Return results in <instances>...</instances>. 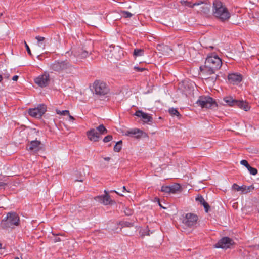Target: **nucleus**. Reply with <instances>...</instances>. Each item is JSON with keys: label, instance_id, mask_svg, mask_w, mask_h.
<instances>
[{"label": "nucleus", "instance_id": "f257e3e1", "mask_svg": "<svg viewBox=\"0 0 259 259\" xmlns=\"http://www.w3.org/2000/svg\"><path fill=\"white\" fill-rule=\"evenodd\" d=\"M222 65V59L217 55L209 54L206 59L204 65L200 67L201 73L206 79L208 78L209 76L214 74Z\"/></svg>", "mask_w": 259, "mask_h": 259}, {"label": "nucleus", "instance_id": "f03ea898", "mask_svg": "<svg viewBox=\"0 0 259 259\" xmlns=\"http://www.w3.org/2000/svg\"><path fill=\"white\" fill-rule=\"evenodd\" d=\"M212 14L222 22L228 20L231 16L226 6L220 0H214L212 4Z\"/></svg>", "mask_w": 259, "mask_h": 259}, {"label": "nucleus", "instance_id": "7ed1b4c3", "mask_svg": "<svg viewBox=\"0 0 259 259\" xmlns=\"http://www.w3.org/2000/svg\"><path fill=\"white\" fill-rule=\"evenodd\" d=\"M19 217L14 212H11L7 214L1 222V226L3 228L11 227L12 226H18L19 224Z\"/></svg>", "mask_w": 259, "mask_h": 259}, {"label": "nucleus", "instance_id": "20e7f679", "mask_svg": "<svg viewBox=\"0 0 259 259\" xmlns=\"http://www.w3.org/2000/svg\"><path fill=\"white\" fill-rule=\"evenodd\" d=\"M196 103L202 108H213L218 107L216 101L212 98L208 96H200Z\"/></svg>", "mask_w": 259, "mask_h": 259}, {"label": "nucleus", "instance_id": "39448f33", "mask_svg": "<svg viewBox=\"0 0 259 259\" xmlns=\"http://www.w3.org/2000/svg\"><path fill=\"white\" fill-rule=\"evenodd\" d=\"M93 88L95 94L99 96H105L110 92L109 88L107 84L101 80H96L93 83Z\"/></svg>", "mask_w": 259, "mask_h": 259}, {"label": "nucleus", "instance_id": "423d86ee", "mask_svg": "<svg viewBox=\"0 0 259 259\" xmlns=\"http://www.w3.org/2000/svg\"><path fill=\"white\" fill-rule=\"evenodd\" d=\"M71 65L67 61H55L50 65V69L53 71L61 72L71 67Z\"/></svg>", "mask_w": 259, "mask_h": 259}, {"label": "nucleus", "instance_id": "0eeeda50", "mask_svg": "<svg viewBox=\"0 0 259 259\" xmlns=\"http://www.w3.org/2000/svg\"><path fill=\"white\" fill-rule=\"evenodd\" d=\"M46 111V106L44 104H40L36 108L30 109L29 114L33 117L40 118Z\"/></svg>", "mask_w": 259, "mask_h": 259}, {"label": "nucleus", "instance_id": "6e6552de", "mask_svg": "<svg viewBox=\"0 0 259 259\" xmlns=\"http://www.w3.org/2000/svg\"><path fill=\"white\" fill-rule=\"evenodd\" d=\"M198 219L197 215L191 213H187L183 220V223L187 227H192L196 225Z\"/></svg>", "mask_w": 259, "mask_h": 259}, {"label": "nucleus", "instance_id": "1a4fd4ad", "mask_svg": "<svg viewBox=\"0 0 259 259\" xmlns=\"http://www.w3.org/2000/svg\"><path fill=\"white\" fill-rule=\"evenodd\" d=\"M233 241L229 237H225L220 240L217 243L214 245L215 248H221L222 249H227L230 247L233 244Z\"/></svg>", "mask_w": 259, "mask_h": 259}, {"label": "nucleus", "instance_id": "9d476101", "mask_svg": "<svg viewBox=\"0 0 259 259\" xmlns=\"http://www.w3.org/2000/svg\"><path fill=\"white\" fill-rule=\"evenodd\" d=\"M49 82L50 76L46 73L38 76L35 79V82L40 87H46Z\"/></svg>", "mask_w": 259, "mask_h": 259}, {"label": "nucleus", "instance_id": "9b49d317", "mask_svg": "<svg viewBox=\"0 0 259 259\" xmlns=\"http://www.w3.org/2000/svg\"><path fill=\"white\" fill-rule=\"evenodd\" d=\"M27 149L32 154H35L41 149L40 141L37 140L32 141L28 145Z\"/></svg>", "mask_w": 259, "mask_h": 259}, {"label": "nucleus", "instance_id": "f8f14e48", "mask_svg": "<svg viewBox=\"0 0 259 259\" xmlns=\"http://www.w3.org/2000/svg\"><path fill=\"white\" fill-rule=\"evenodd\" d=\"M71 52L75 57L79 59L85 58L89 55V53L81 47L73 48Z\"/></svg>", "mask_w": 259, "mask_h": 259}, {"label": "nucleus", "instance_id": "ddd939ff", "mask_svg": "<svg viewBox=\"0 0 259 259\" xmlns=\"http://www.w3.org/2000/svg\"><path fill=\"white\" fill-rule=\"evenodd\" d=\"M134 115L137 117L141 118L143 122L145 123L151 122L153 120L152 116L150 114L145 113L142 110H137Z\"/></svg>", "mask_w": 259, "mask_h": 259}, {"label": "nucleus", "instance_id": "4468645a", "mask_svg": "<svg viewBox=\"0 0 259 259\" xmlns=\"http://www.w3.org/2000/svg\"><path fill=\"white\" fill-rule=\"evenodd\" d=\"M228 80L230 83L238 84L242 80V76L237 73H229L228 75Z\"/></svg>", "mask_w": 259, "mask_h": 259}, {"label": "nucleus", "instance_id": "2eb2a0df", "mask_svg": "<svg viewBox=\"0 0 259 259\" xmlns=\"http://www.w3.org/2000/svg\"><path fill=\"white\" fill-rule=\"evenodd\" d=\"M88 139L93 142L99 141L100 136L99 133L95 128H92L87 132Z\"/></svg>", "mask_w": 259, "mask_h": 259}, {"label": "nucleus", "instance_id": "dca6fc26", "mask_svg": "<svg viewBox=\"0 0 259 259\" xmlns=\"http://www.w3.org/2000/svg\"><path fill=\"white\" fill-rule=\"evenodd\" d=\"M106 194L104 195L98 196L95 197V200L96 201L100 202V203L104 205H108L110 204L111 202V199L110 196L107 194L106 191H105Z\"/></svg>", "mask_w": 259, "mask_h": 259}, {"label": "nucleus", "instance_id": "f3484780", "mask_svg": "<svg viewBox=\"0 0 259 259\" xmlns=\"http://www.w3.org/2000/svg\"><path fill=\"white\" fill-rule=\"evenodd\" d=\"M235 106H237L238 107L243 109L245 111L249 110L250 108V107L247 102L240 100H237Z\"/></svg>", "mask_w": 259, "mask_h": 259}, {"label": "nucleus", "instance_id": "a211bd4d", "mask_svg": "<svg viewBox=\"0 0 259 259\" xmlns=\"http://www.w3.org/2000/svg\"><path fill=\"white\" fill-rule=\"evenodd\" d=\"M232 189L237 191H241L242 193H246L249 191V187L246 186H239L236 184H234L232 185Z\"/></svg>", "mask_w": 259, "mask_h": 259}, {"label": "nucleus", "instance_id": "6ab92c4d", "mask_svg": "<svg viewBox=\"0 0 259 259\" xmlns=\"http://www.w3.org/2000/svg\"><path fill=\"white\" fill-rule=\"evenodd\" d=\"M223 100L228 106L233 107L236 106L237 100L234 99L231 96H228L224 97Z\"/></svg>", "mask_w": 259, "mask_h": 259}, {"label": "nucleus", "instance_id": "aec40b11", "mask_svg": "<svg viewBox=\"0 0 259 259\" xmlns=\"http://www.w3.org/2000/svg\"><path fill=\"white\" fill-rule=\"evenodd\" d=\"M140 134V135H138L136 137H139L141 136V135L142 134V131L138 128L131 129L130 130L127 131L125 134L126 136H134L137 134Z\"/></svg>", "mask_w": 259, "mask_h": 259}, {"label": "nucleus", "instance_id": "412c9836", "mask_svg": "<svg viewBox=\"0 0 259 259\" xmlns=\"http://www.w3.org/2000/svg\"><path fill=\"white\" fill-rule=\"evenodd\" d=\"M35 39L37 40V45L39 47L45 49L46 47V38L44 37L38 35L35 37Z\"/></svg>", "mask_w": 259, "mask_h": 259}, {"label": "nucleus", "instance_id": "4be33fe9", "mask_svg": "<svg viewBox=\"0 0 259 259\" xmlns=\"http://www.w3.org/2000/svg\"><path fill=\"white\" fill-rule=\"evenodd\" d=\"M182 4L186 6H187L190 8H193L195 6H199L201 4H203V2L202 1H200L198 3H192L191 2L182 1H181Z\"/></svg>", "mask_w": 259, "mask_h": 259}, {"label": "nucleus", "instance_id": "5701e85b", "mask_svg": "<svg viewBox=\"0 0 259 259\" xmlns=\"http://www.w3.org/2000/svg\"><path fill=\"white\" fill-rule=\"evenodd\" d=\"M209 11L210 8L209 6L207 4H205L200 7L199 10L198 12L200 13L201 14H207L209 13Z\"/></svg>", "mask_w": 259, "mask_h": 259}, {"label": "nucleus", "instance_id": "b1692460", "mask_svg": "<svg viewBox=\"0 0 259 259\" xmlns=\"http://www.w3.org/2000/svg\"><path fill=\"white\" fill-rule=\"evenodd\" d=\"M170 187V193H176L177 191H179L181 186L179 184H175Z\"/></svg>", "mask_w": 259, "mask_h": 259}, {"label": "nucleus", "instance_id": "393cba45", "mask_svg": "<svg viewBox=\"0 0 259 259\" xmlns=\"http://www.w3.org/2000/svg\"><path fill=\"white\" fill-rule=\"evenodd\" d=\"M97 130L99 132L98 133H99V135H104L108 132L107 130L103 124H101L98 126L96 128V131Z\"/></svg>", "mask_w": 259, "mask_h": 259}, {"label": "nucleus", "instance_id": "a878e982", "mask_svg": "<svg viewBox=\"0 0 259 259\" xmlns=\"http://www.w3.org/2000/svg\"><path fill=\"white\" fill-rule=\"evenodd\" d=\"M133 55L137 57L144 55V50L141 49H135L134 50Z\"/></svg>", "mask_w": 259, "mask_h": 259}, {"label": "nucleus", "instance_id": "bb28decb", "mask_svg": "<svg viewBox=\"0 0 259 259\" xmlns=\"http://www.w3.org/2000/svg\"><path fill=\"white\" fill-rule=\"evenodd\" d=\"M157 49L158 51H161L162 54H164V51L169 49V47L167 45H164L163 44L158 45L157 46Z\"/></svg>", "mask_w": 259, "mask_h": 259}, {"label": "nucleus", "instance_id": "cd10ccee", "mask_svg": "<svg viewBox=\"0 0 259 259\" xmlns=\"http://www.w3.org/2000/svg\"><path fill=\"white\" fill-rule=\"evenodd\" d=\"M122 148V141H118L114 147V150L115 152H119Z\"/></svg>", "mask_w": 259, "mask_h": 259}, {"label": "nucleus", "instance_id": "c85d7f7f", "mask_svg": "<svg viewBox=\"0 0 259 259\" xmlns=\"http://www.w3.org/2000/svg\"><path fill=\"white\" fill-rule=\"evenodd\" d=\"M169 113L171 115H176V116H177L178 117L181 116V115L179 113V112L178 111V110L177 109H175V108H170L169 109Z\"/></svg>", "mask_w": 259, "mask_h": 259}, {"label": "nucleus", "instance_id": "c756f323", "mask_svg": "<svg viewBox=\"0 0 259 259\" xmlns=\"http://www.w3.org/2000/svg\"><path fill=\"white\" fill-rule=\"evenodd\" d=\"M196 201H197L200 204L202 205L205 202L204 198L200 195H198L196 198Z\"/></svg>", "mask_w": 259, "mask_h": 259}, {"label": "nucleus", "instance_id": "7c9ffc66", "mask_svg": "<svg viewBox=\"0 0 259 259\" xmlns=\"http://www.w3.org/2000/svg\"><path fill=\"white\" fill-rule=\"evenodd\" d=\"M69 110H62V111H60L59 110H58L57 109L56 110V113L57 114H60V115H69Z\"/></svg>", "mask_w": 259, "mask_h": 259}, {"label": "nucleus", "instance_id": "2f4dec72", "mask_svg": "<svg viewBox=\"0 0 259 259\" xmlns=\"http://www.w3.org/2000/svg\"><path fill=\"white\" fill-rule=\"evenodd\" d=\"M161 191L165 193H170V189L169 186H162Z\"/></svg>", "mask_w": 259, "mask_h": 259}, {"label": "nucleus", "instance_id": "473e14b6", "mask_svg": "<svg viewBox=\"0 0 259 259\" xmlns=\"http://www.w3.org/2000/svg\"><path fill=\"white\" fill-rule=\"evenodd\" d=\"M1 75H2L3 79L4 78L8 79L9 78L10 76V73L8 72L7 70H4V72H2Z\"/></svg>", "mask_w": 259, "mask_h": 259}, {"label": "nucleus", "instance_id": "72a5a7b5", "mask_svg": "<svg viewBox=\"0 0 259 259\" xmlns=\"http://www.w3.org/2000/svg\"><path fill=\"white\" fill-rule=\"evenodd\" d=\"M249 173L251 175H256L257 174V169L255 168L252 167L251 166V167L248 170Z\"/></svg>", "mask_w": 259, "mask_h": 259}, {"label": "nucleus", "instance_id": "f704fd0d", "mask_svg": "<svg viewBox=\"0 0 259 259\" xmlns=\"http://www.w3.org/2000/svg\"><path fill=\"white\" fill-rule=\"evenodd\" d=\"M122 14L125 18H130L132 16L133 14L128 11H122Z\"/></svg>", "mask_w": 259, "mask_h": 259}, {"label": "nucleus", "instance_id": "c9c22d12", "mask_svg": "<svg viewBox=\"0 0 259 259\" xmlns=\"http://www.w3.org/2000/svg\"><path fill=\"white\" fill-rule=\"evenodd\" d=\"M124 212L126 215H131L133 213V211L132 209H130V208H125L124 210Z\"/></svg>", "mask_w": 259, "mask_h": 259}, {"label": "nucleus", "instance_id": "e433bc0d", "mask_svg": "<svg viewBox=\"0 0 259 259\" xmlns=\"http://www.w3.org/2000/svg\"><path fill=\"white\" fill-rule=\"evenodd\" d=\"M112 139V136L111 135H108L104 137L103 139V142L105 143L108 142L110 141H111Z\"/></svg>", "mask_w": 259, "mask_h": 259}, {"label": "nucleus", "instance_id": "4c0bfd02", "mask_svg": "<svg viewBox=\"0 0 259 259\" xmlns=\"http://www.w3.org/2000/svg\"><path fill=\"white\" fill-rule=\"evenodd\" d=\"M202 205L203 206L204 209H205V211L206 212H208L209 210V208H210V206L208 204V203H207L206 201L205 202V203L204 204H203Z\"/></svg>", "mask_w": 259, "mask_h": 259}, {"label": "nucleus", "instance_id": "58836bf2", "mask_svg": "<svg viewBox=\"0 0 259 259\" xmlns=\"http://www.w3.org/2000/svg\"><path fill=\"white\" fill-rule=\"evenodd\" d=\"M202 205L203 206L204 209H205V211L206 212H208L209 210V208H210V206L208 204V203H207L206 201L205 202V203L204 204H203Z\"/></svg>", "mask_w": 259, "mask_h": 259}, {"label": "nucleus", "instance_id": "ea45409f", "mask_svg": "<svg viewBox=\"0 0 259 259\" xmlns=\"http://www.w3.org/2000/svg\"><path fill=\"white\" fill-rule=\"evenodd\" d=\"M24 44H25V46L26 47V49L27 53H28V54L29 55L31 56L32 54H31V50H30L28 45H27V44L26 43V41H24Z\"/></svg>", "mask_w": 259, "mask_h": 259}, {"label": "nucleus", "instance_id": "a19ab883", "mask_svg": "<svg viewBox=\"0 0 259 259\" xmlns=\"http://www.w3.org/2000/svg\"><path fill=\"white\" fill-rule=\"evenodd\" d=\"M134 68L136 71L138 72H142L143 71L145 70V68H140L137 66H135Z\"/></svg>", "mask_w": 259, "mask_h": 259}, {"label": "nucleus", "instance_id": "79ce46f5", "mask_svg": "<svg viewBox=\"0 0 259 259\" xmlns=\"http://www.w3.org/2000/svg\"><path fill=\"white\" fill-rule=\"evenodd\" d=\"M240 164L244 166H246V165H247L249 163L248 162V161L246 160H242L241 161H240Z\"/></svg>", "mask_w": 259, "mask_h": 259}, {"label": "nucleus", "instance_id": "37998d69", "mask_svg": "<svg viewBox=\"0 0 259 259\" xmlns=\"http://www.w3.org/2000/svg\"><path fill=\"white\" fill-rule=\"evenodd\" d=\"M68 116V120L70 121H73L75 120V118L71 116L70 114L69 115H67Z\"/></svg>", "mask_w": 259, "mask_h": 259}, {"label": "nucleus", "instance_id": "c03bdc74", "mask_svg": "<svg viewBox=\"0 0 259 259\" xmlns=\"http://www.w3.org/2000/svg\"><path fill=\"white\" fill-rule=\"evenodd\" d=\"M19 78L18 75H15L12 77V80L14 81H17Z\"/></svg>", "mask_w": 259, "mask_h": 259}, {"label": "nucleus", "instance_id": "a18cd8bd", "mask_svg": "<svg viewBox=\"0 0 259 259\" xmlns=\"http://www.w3.org/2000/svg\"><path fill=\"white\" fill-rule=\"evenodd\" d=\"M7 185V184L3 182H0V187H5Z\"/></svg>", "mask_w": 259, "mask_h": 259}, {"label": "nucleus", "instance_id": "49530a36", "mask_svg": "<svg viewBox=\"0 0 259 259\" xmlns=\"http://www.w3.org/2000/svg\"><path fill=\"white\" fill-rule=\"evenodd\" d=\"M60 241H61V239L59 237H57L55 239V242H59Z\"/></svg>", "mask_w": 259, "mask_h": 259}, {"label": "nucleus", "instance_id": "de8ad7c7", "mask_svg": "<svg viewBox=\"0 0 259 259\" xmlns=\"http://www.w3.org/2000/svg\"><path fill=\"white\" fill-rule=\"evenodd\" d=\"M122 189H123V192H125V191L130 192L129 191H127V190H126L125 186H123V187H122Z\"/></svg>", "mask_w": 259, "mask_h": 259}, {"label": "nucleus", "instance_id": "09e8293b", "mask_svg": "<svg viewBox=\"0 0 259 259\" xmlns=\"http://www.w3.org/2000/svg\"><path fill=\"white\" fill-rule=\"evenodd\" d=\"M104 159L106 161H109L110 159V158L109 157H105L104 158Z\"/></svg>", "mask_w": 259, "mask_h": 259}, {"label": "nucleus", "instance_id": "8fccbe9b", "mask_svg": "<svg viewBox=\"0 0 259 259\" xmlns=\"http://www.w3.org/2000/svg\"><path fill=\"white\" fill-rule=\"evenodd\" d=\"M246 168L248 169V170H249V169L251 167V166L248 164L247 165H246Z\"/></svg>", "mask_w": 259, "mask_h": 259}, {"label": "nucleus", "instance_id": "3c124183", "mask_svg": "<svg viewBox=\"0 0 259 259\" xmlns=\"http://www.w3.org/2000/svg\"><path fill=\"white\" fill-rule=\"evenodd\" d=\"M3 80V77L2 75H0V82Z\"/></svg>", "mask_w": 259, "mask_h": 259}, {"label": "nucleus", "instance_id": "603ef678", "mask_svg": "<svg viewBox=\"0 0 259 259\" xmlns=\"http://www.w3.org/2000/svg\"><path fill=\"white\" fill-rule=\"evenodd\" d=\"M76 181L83 182V180H77Z\"/></svg>", "mask_w": 259, "mask_h": 259}, {"label": "nucleus", "instance_id": "864d4df0", "mask_svg": "<svg viewBox=\"0 0 259 259\" xmlns=\"http://www.w3.org/2000/svg\"><path fill=\"white\" fill-rule=\"evenodd\" d=\"M14 259H19V258L18 257H16L14 258Z\"/></svg>", "mask_w": 259, "mask_h": 259}, {"label": "nucleus", "instance_id": "5fc2aeb1", "mask_svg": "<svg viewBox=\"0 0 259 259\" xmlns=\"http://www.w3.org/2000/svg\"><path fill=\"white\" fill-rule=\"evenodd\" d=\"M1 247V244L0 243V248Z\"/></svg>", "mask_w": 259, "mask_h": 259}]
</instances>
